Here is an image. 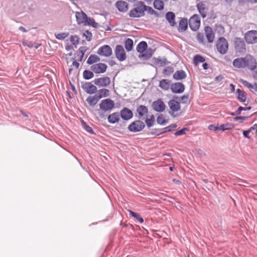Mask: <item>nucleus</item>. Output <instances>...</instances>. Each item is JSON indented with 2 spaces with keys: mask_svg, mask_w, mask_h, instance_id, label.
Instances as JSON below:
<instances>
[{
  "mask_svg": "<svg viewBox=\"0 0 257 257\" xmlns=\"http://www.w3.org/2000/svg\"><path fill=\"white\" fill-rule=\"evenodd\" d=\"M143 2H138L134 5V9H132L129 13V16L132 18H140L145 15L144 12Z\"/></svg>",
  "mask_w": 257,
  "mask_h": 257,
  "instance_id": "1",
  "label": "nucleus"
},
{
  "mask_svg": "<svg viewBox=\"0 0 257 257\" xmlns=\"http://www.w3.org/2000/svg\"><path fill=\"white\" fill-rule=\"evenodd\" d=\"M216 46L217 51L221 54H225L228 50V42L224 38H220L217 41Z\"/></svg>",
  "mask_w": 257,
  "mask_h": 257,
  "instance_id": "2",
  "label": "nucleus"
},
{
  "mask_svg": "<svg viewBox=\"0 0 257 257\" xmlns=\"http://www.w3.org/2000/svg\"><path fill=\"white\" fill-rule=\"evenodd\" d=\"M243 59L245 68L251 70H253L256 68L257 63L253 56L250 54H247L243 57Z\"/></svg>",
  "mask_w": 257,
  "mask_h": 257,
  "instance_id": "3",
  "label": "nucleus"
},
{
  "mask_svg": "<svg viewBox=\"0 0 257 257\" xmlns=\"http://www.w3.org/2000/svg\"><path fill=\"white\" fill-rule=\"evenodd\" d=\"M244 39L247 44H253L257 43V31L250 30L246 32Z\"/></svg>",
  "mask_w": 257,
  "mask_h": 257,
  "instance_id": "4",
  "label": "nucleus"
},
{
  "mask_svg": "<svg viewBox=\"0 0 257 257\" xmlns=\"http://www.w3.org/2000/svg\"><path fill=\"white\" fill-rule=\"evenodd\" d=\"M145 125L141 120H137L132 122L128 126V130L131 132L136 133L144 129Z\"/></svg>",
  "mask_w": 257,
  "mask_h": 257,
  "instance_id": "5",
  "label": "nucleus"
},
{
  "mask_svg": "<svg viewBox=\"0 0 257 257\" xmlns=\"http://www.w3.org/2000/svg\"><path fill=\"white\" fill-rule=\"evenodd\" d=\"M114 106V101L110 98L102 100L99 104L100 109L104 111L111 110Z\"/></svg>",
  "mask_w": 257,
  "mask_h": 257,
  "instance_id": "6",
  "label": "nucleus"
},
{
  "mask_svg": "<svg viewBox=\"0 0 257 257\" xmlns=\"http://www.w3.org/2000/svg\"><path fill=\"white\" fill-rule=\"evenodd\" d=\"M189 26L193 31H197L200 26V20L198 15L192 16L189 21Z\"/></svg>",
  "mask_w": 257,
  "mask_h": 257,
  "instance_id": "7",
  "label": "nucleus"
},
{
  "mask_svg": "<svg viewBox=\"0 0 257 257\" xmlns=\"http://www.w3.org/2000/svg\"><path fill=\"white\" fill-rule=\"evenodd\" d=\"M114 53L116 57L119 61H123L126 59V54L122 46L120 45H116Z\"/></svg>",
  "mask_w": 257,
  "mask_h": 257,
  "instance_id": "8",
  "label": "nucleus"
},
{
  "mask_svg": "<svg viewBox=\"0 0 257 257\" xmlns=\"http://www.w3.org/2000/svg\"><path fill=\"white\" fill-rule=\"evenodd\" d=\"M97 53L100 56L109 57L112 53V49L107 45H104L98 48Z\"/></svg>",
  "mask_w": 257,
  "mask_h": 257,
  "instance_id": "9",
  "label": "nucleus"
},
{
  "mask_svg": "<svg viewBox=\"0 0 257 257\" xmlns=\"http://www.w3.org/2000/svg\"><path fill=\"white\" fill-rule=\"evenodd\" d=\"M81 87L85 92L89 94H93L97 91L96 86L91 82H85L82 83Z\"/></svg>",
  "mask_w": 257,
  "mask_h": 257,
  "instance_id": "10",
  "label": "nucleus"
},
{
  "mask_svg": "<svg viewBox=\"0 0 257 257\" xmlns=\"http://www.w3.org/2000/svg\"><path fill=\"white\" fill-rule=\"evenodd\" d=\"M188 95H185L181 97L179 101H178V111H183L189 103Z\"/></svg>",
  "mask_w": 257,
  "mask_h": 257,
  "instance_id": "11",
  "label": "nucleus"
},
{
  "mask_svg": "<svg viewBox=\"0 0 257 257\" xmlns=\"http://www.w3.org/2000/svg\"><path fill=\"white\" fill-rule=\"evenodd\" d=\"M93 82L99 87H106L110 84V79L107 76L103 77L94 79Z\"/></svg>",
  "mask_w": 257,
  "mask_h": 257,
  "instance_id": "12",
  "label": "nucleus"
},
{
  "mask_svg": "<svg viewBox=\"0 0 257 257\" xmlns=\"http://www.w3.org/2000/svg\"><path fill=\"white\" fill-rule=\"evenodd\" d=\"M152 107L154 110L157 112H163L165 110L166 106L161 99H158L153 102Z\"/></svg>",
  "mask_w": 257,
  "mask_h": 257,
  "instance_id": "13",
  "label": "nucleus"
},
{
  "mask_svg": "<svg viewBox=\"0 0 257 257\" xmlns=\"http://www.w3.org/2000/svg\"><path fill=\"white\" fill-rule=\"evenodd\" d=\"M107 65L104 63H99L94 64L90 67L91 70L95 73H102L106 71Z\"/></svg>",
  "mask_w": 257,
  "mask_h": 257,
  "instance_id": "14",
  "label": "nucleus"
},
{
  "mask_svg": "<svg viewBox=\"0 0 257 257\" xmlns=\"http://www.w3.org/2000/svg\"><path fill=\"white\" fill-rule=\"evenodd\" d=\"M119 114L121 118L124 120H130L133 116L132 111L127 107H124L121 109Z\"/></svg>",
  "mask_w": 257,
  "mask_h": 257,
  "instance_id": "15",
  "label": "nucleus"
},
{
  "mask_svg": "<svg viewBox=\"0 0 257 257\" xmlns=\"http://www.w3.org/2000/svg\"><path fill=\"white\" fill-rule=\"evenodd\" d=\"M75 17L77 22L78 24H84L87 21V16L83 12L81 11L80 12H76L75 13Z\"/></svg>",
  "mask_w": 257,
  "mask_h": 257,
  "instance_id": "16",
  "label": "nucleus"
},
{
  "mask_svg": "<svg viewBox=\"0 0 257 257\" xmlns=\"http://www.w3.org/2000/svg\"><path fill=\"white\" fill-rule=\"evenodd\" d=\"M204 31L208 42L209 43L213 42L214 39V34L212 29L209 26H207L205 27Z\"/></svg>",
  "mask_w": 257,
  "mask_h": 257,
  "instance_id": "17",
  "label": "nucleus"
},
{
  "mask_svg": "<svg viewBox=\"0 0 257 257\" xmlns=\"http://www.w3.org/2000/svg\"><path fill=\"white\" fill-rule=\"evenodd\" d=\"M148 112V109L145 105H141L137 109V113L138 114L137 116L140 119H142L145 115L147 114Z\"/></svg>",
  "mask_w": 257,
  "mask_h": 257,
  "instance_id": "18",
  "label": "nucleus"
},
{
  "mask_svg": "<svg viewBox=\"0 0 257 257\" xmlns=\"http://www.w3.org/2000/svg\"><path fill=\"white\" fill-rule=\"evenodd\" d=\"M197 8L201 14V16L204 18L207 16L208 8L205 4L203 2L199 3L197 5Z\"/></svg>",
  "mask_w": 257,
  "mask_h": 257,
  "instance_id": "19",
  "label": "nucleus"
},
{
  "mask_svg": "<svg viewBox=\"0 0 257 257\" xmlns=\"http://www.w3.org/2000/svg\"><path fill=\"white\" fill-rule=\"evenodd\" d=\"M244 61L243 57H239L235 59L232 62L233 66L237 68H244L245 65H244Z\"/></svg>",
  "mask_w": 257,
  "mask_h": 257,
  "instance_id": "20",
  "label": "nucleus"
},
{
  "mask_svg": "<svg viewBox=\"0 0 257 257\" xmlns=\"http://www.w3.org/2000/svg\"><path fill=\"white\" fill-rule=\"evenodd\" d=\"M115 6L118 10L121 12H125L128 10V4L124 1H118L116 2Z\"/></svg>",
  "mask_w": 257,
  "mask_h": 257,
  "instance_id": "21",
  "label": "nucleus"
},
{
  "mask_svg": "<svg viewBox=\"0 0 257 257\" xmlns=\"http://www.w3.org/2000/svg\"><path fill=\"white\" fill-rule=\"evenodd\" d=\"M99 99L96 94L94 95L88 96L86 98V101L90 106H93L97 104Z\"/></svg>",
  "mask_w": 257,
  "mask_h": 257,
  "instance_id": "22",
  "label": "nucleus"
},
{
  "mask_svg": "<svg viewBox=\"0 0 257 257\" xmlns=\"http://www.w3.org/2000/svg\"><path fill=\"white\" fill-rule=\"evenodd\" d=\"M119 115L117 112L111 113L108 116V121L112 124L117 122L119 120Z\"/></svg>",
  "mask_w": 257,
  "mask_h": 257,
  "instance_id": "23",
  "label": "nucleus"
},
{
  "mask_svg": "<svg viewBox=\"0 0 257 257\" xmlns=\"http://www.w3.org/2000/svg\"><path fill=\"white\" fill-rule=\"evenodd\" d=\"M236 95L237 99L241 102H244L246 99V93L240 89L236 90Z\"/></svg>",
  "mask_w": 257,
  "mask_h": 257,
  "instance_id": "24",
  "label": "nucleus"
},
{
  "mask_svg": "<svg viewBox=\"0 0 257 257\" xmlns=\"http://www.w3.org/2000/svg\"><path fill=\"white\" fill-rule=\"evenodd\" d=\"M188 25L187 19L185 18L182 19L179 22L178 30L180 32L185 31L188 28Z\"/></svg>",
  "mask_w": 257,
  "mask_h": 257,
  "instance_id": "25",
  "label": "nucleus"
},
{
  "mask_svg": "<svg viewBox=\"0 0 257 257\" xmlns=\"http://www.w3.org/2000/svg\"><path fill=\"white\" fill-rule=\"evenodd\" d=\"M153 54V51L151 49H146L145 51L143 53H141L139 57L142 60H147L151 57Z\"/></svg>",
  "mask_w": 257,
  "mask_h": 257,
  "instance_id": "26",
  "label": "nucleus"
},
{
  "mask_svg": "<svg viewBox=\"0 0 257 257\" xmlns=\"http://www.w3.org/2000/svg\"><path fill=\"white\" fill-rule=\"evenodd\" d=\"M175 15L172 12H168L166 15V19L169 22L171 26H174L175 22Z\"/></svg>",
  "mask_w": 257,
  "mask_h": 257,
  "instance_id": "27",
  "label": "nucleus"
},
{
  "mask_svg": "<svg viewBox=\"0 0 257 257\" xmlns=\"http://www.w3.org/2000/svg\"><path fill=\"white\" fill-rule=\"evenodd\" d=\"M147 47V43L145 41H142L137 45V51L140 53H143L145 51Z\"/></svg>",
  "mask_w": 257,
  "mask_h": 257,
  "instance_id": "28",
  "label": "nucleus"
},
{
  "mask_svg": "<svg viewBox=\"0 0 257 257\" xmlns=\"http://www.w3.org/2000/svg\"><path fill=\"white\" fill-rule=\"evenodd\" d=\"M100 59L97 55H95V54H91L89 57V58L87 61V64L90 65V64H92L94 63L98 62L100 61Z\"/></svg>",
  "mask_w": 257,
  "mask_h": 257,
  "instance_id": "29",
  "label": "nucleus"
},
{
  "mask_svg": "<svg viewBox=\"0 0 257 257\" xmlns=\"http://www.w3.org/2000/svg\"><path fill=\"white\" fill-rule=\"evenodd\" d=\"M170 83L169 80L163 79L160 81L159 86L164 90H168L170 88Z\"/></svg>",
  "mask_w": 257,
  "mask_h": 257,
  "instance_id": "30",
  "label": "nucleus"
},
{
  "mask_svg": "<svg viewBox=\"0 0 257 257\" xmlns=\"http://www.w3.org/2000/svg\"><path fill=\"white\" fill-rule=\"evenodd\" d=\"M109 90L107 89H101L98 91V93L96 94L99 99L102 97H105L109 95Z\"/></svg>",
  "mask_w": 257,
  "mask_h": 257,
  "instance_id": "31",
  "label": "nucleus"
},
{
  "mask_svg": "<svg viewBox=\"0 0 257 257\" xmlns=\"http://www.w3.org/2000/svg\"><path fill=\"white\" fill-rule=\"evenodd\" d=\"M84 26H91L93 28H97L99 26V24L95 22L94 20L87 17V21L84 24Z\"/></svg>",
  "mask_w": 257,
  "mask_h": 257,
  "instance_id": "32",
  "label": "nucleus"
},
{
  "mask_svg": "<svg viewBox=\"0 0 257 257\" xmlns=\"http://www.w3.org/2000/svg\"><path fill=\"white\" fill-rule=\"evenodd\" d=\"M240 82L243 84L245 86L249 88L251 91L252 90V89H256V88L257 87V84H254V85H253L251 84L250 83L248 82V81L243 80L242 79H240Z\"/></svg>",
  "mask_w": 257,
  "mask_h": 257,
  "instance_id": "33",
  "label": "nucleus"
},
{
  "mask_svg": "<svg viewBox=\"0 0 257 257\" xmlns=\"http://www.w3.org/2000/svg\"><path fill=\"white\" fill-rule=\"evenodd\" d=\"M169 106L172 111H177V97L174 98L169 101Z\"/></svg>",
  "mask_w": 257,
  "mask_h": 257,
  "instance_id": "34",
  "label": "nucleus"
},
{
  "mask_svg": "<svg viewBox=\"0 0 257 257\" xmlns=\"http://www.w3.org/2000/svg\"><path fill=\"white\" fill-rule=\"evenodd\" d=\"M133 44H134L133 41L131 39L127 38L125 40V43H124V46H125V48L126 50L127 51H131L133 47Z\"/></svg>",
  "mask_w": 257,
  "mask_h": 257,
  "instance_id": "35",
  "label": "nucleus"
},
{
  "mask_svg": "<svg viewBox=\"0 0 257 257\" xmlns=\"http://www.w3.org/2000/svg\"><path fill=\"white\" fill-rule=\"evenodd\" d=\"M233 127V124L229 123H226L220 125H218V131H224L226 130H231Z\"/></svg>",
  "mask_w": 257,
  "mask_h": 257,
  "instance_id": "36",
  "label": "nucleus"
},
{
  "mask_svg": "<svg viewBox=\"0 0 257 257\" xmlns=\"http://www.w3.org/2000/svg\"><path fill=\"white\" fill-rule=\"evenodd\" d=\"M164 2L161 0H155L154 2V7L156 9L161 10L164 9Z\"/></svg>",
  "mask_w": 257,
  "mask_h": 257,
  "instance_id": "37",
  "label": "nucleus"
},
{
  "mask_svg": "<svg viewBox=\"0 0 257 257\" xmlns=\"http://www.w3.org/2000/svg\"><path fill=\"white\" fill-rule=\"evenodd\" d=\"M83 78L86 80H89L94 77V74L92 71L85 70L83 73Z\"/></svg>",
  "mask_w": 257,
  "mask_h": 257,
  "instance_id": "38",
  "label": "nucleus"
},
{
  "mask_svg": "<svg viewBox=\"0 0 257 257\" xmlns=\"http://www.w3.org/2000/svg\"><path fill=\"white\" fill-rule=\"evenodd\" d=\"M235 47L245 49V44L242 40L240 38H236L235 41Z\"/></svg>",
  "mask_w": 257,
  "mask_h": 257,
  "instance_id": "39",
  "label": "nucleus"
},
{
  "mask_svg": "<svg viewBox=\"0 0 257 257\" xmlns=\"http://www.w3.org/2000/svg\"><path fill=\"white\" fill-rule=\"evenodd\" d=\"M130 214L134 218H135L136 219L138 220V221L142 223L144 222L143 218L139 214L137 213L136 212H133L132 210H128Z\"/></svg>",
  "mask_w": 257,
  "mask_h": 257,
  "instance_id": "40",
  "label": "nucleus"
},
{
  "mask_svg": "<svg viewBox=\"0 0 257 257\" xmlns=\"http://www.w3.org/2000/svg\"><path fill=\"white\" fill-rule=\"evenodd\" d=\"M205 60V59L204 57L199 55H195L194 57V64L196 65H198L199 63L204 62Z\"/></svg>",
  "mask_w": 257,
  "mask_h": 257,
  "instance_id": "41",
  "label": "nucleus"
},
{
  "mask_svg": "<svg viewBox=\"0 0 257 257\" xmlns=\"http://www.w3.org/2000/svg\"><path fill=\"white\" fill-rule=\"evenodd\" d=\"M157 122L161 125H165L167 123V121L165 119L163 114H160L157 118Z\"/></svg>",
  "mask_w": 257,
  "mask_h": 257,
  "instance_id": "42",
  "label": "nucleus"
},
{
  "mask_svg": "<svg viewBox=\"0 0 257 257\" xmlns=\"http://www.w3.org/2000/svg\"><path fill=\"white\" fill-rule=\"evenodd\" d=\"M70 41L73 45L76 46L79 42V38L76 35L71 36L70 38Z\"/></svg>",
  "mask_w": 257,
  "mask_h": 257,
  "instance_id": "43",
  "label": "nucleus"
},
{
  "mask_svg": "<svg viewBox=\"0 0 257 257\" xmlns=\"http://www.w3.org/2000/svg\"><path fill=\"white\" fill-rule=\"evenodd\" d=\"M68 35V33H61L57 34H55V37L58 40H63L65 38L67 37Z\"/></svg>",
  "mask_w": 257,
  "mask_h": 257,
  "instance_id": "44",
  "label": "nucleus"
},
{
  "mask_svg": "<svg viewBox=\"0 0 257 257\" xmlns=\"http://www.w3.org/2000/svg\"><path fill=\"white\" fill-rule=\"evenodd\" d=\"M143 7L145 10H144V12L145 11L147 12L148 13L153 15L156 14V12L150 7L146 6L143 2Z\"/></svg>",
  "mask_w": 257,
  "mask_h": 257,
  "instance_id": "45",
  "label": "nucleus"
},
{
  "mask_svg": "<svg viewBox=\"0 0 257 257\" xmlns=\"http://www.w3.org/2000/svg\"><path fill=\"white\" fill-rule=\"evenodd\" d=\"M154 121L155 118L154 115H153L151 116L150 118H147L145 120L146 124L149 127H150L152 126H153Z\"/></svg>",
  "mask_w": 257,
  "mask_h": 257,
  "instance_id": "46",
  "label": "nucleus"
},
{
  "mask_svg": "<svg viewBox=\"0 0 257 257\" xmlns=\"http://www.w3.org/2000/svg\"><path fill=\"white\" fill-rule=\"evenodd\" d=\"M83 36L85 37L87 41H90L92 39V34L90 32L86 30L84 32Z\"/></svg>",
  "mask_w": 257,
  "mask_h": 257,
  "instance_id": "47",
  "label": "nucleus"
},
{
  "mask_svg": "<svg viewBox=\"0 0 257 257\" xmlns=\"http://www.w3.org/2000/svg\"><path fill=\"white\" fill-rule=\"evenodd\" d=\"M82 125L86 131L91 134H94V131H93L92 128L88 125L84 121H82Z\"/></svg>",
  "mask_w": 257,
  "mask_h": 257,
  "instance_id": "48",
  "label": "nucleus"
},
{
  "mask_svg": "<svg viewBox=\"0 0 257 257\" xmlns=\"http://www.w3.org/2000/svg\"><path fill=\"white\" fill-rule=\"evenodd\" d=\"M173 72V69L170 67H166L163 70V73L165 75H169Z\"/></svg>",
  "mask_w": 257,
  "mask_h": 257,
  "instance_id": "49",
  "label": "nucleus"
},
{
  "mask_svg": "<svg viewBox=\"0 0 257 257\" xmlns=\"http://www.w3.org/2000/svg\"><path fill=\"white\" fill-rule=\"evenodd\" d=\"M186 77V73L183 70L178 71V80L183 79Z\"/></svg>",
  "mask_w": 257,
  "mask_h": 257,
  "instance_id": "50",
  "label": "nucleus"
},
{
  "mask_svg": "<svg viewBox=\"0 0 257 257\" xmlns=\"http://www.w3.org/2000/svg\"><path fill=\"white\" fill-rule=\"evenodd\" d=\"M184 89V85L182 83L178 82V93L183 92Z\"/></svg>",
  "mask_w": 257,
  "mask_h": 257,
  "instance_id": "51",
  "label": "nucleus"
},
{
  "mask_svg": "<svg viewBox=\"0 0 257 257\" xmlns=\"http://www.w3.org/2000/svg\"><path fill=\"white\" fill-rule=\"evenodd\" d=\"M197 38L198 41L200 43H203L204 40V35L202 33H198Z\"/></svg>",
  "mask_w": 257,
  "mask_h": 257,
  "instance_id": "52",
  "label": "nucleus"
},
{
  "mask_svg": "<svg viewBox=\"0 0 257 257\" xmlns=\"http://www.w3.org/2000/svg\"><path fill=\"white\" fill-rule=\"evenodd\" d=\"M189 130L187 128H183L180 130L178 131V136L185 134Z\"/></svg>",
  "mask_w": 257,
  "mask_h": 257,
  "instance_id": "53",
  "label": "nucleus"
},
{
  "mask_svg": "<svg viewBox=\"0 0 257 257\" xmlns=\"http://www.w3.org/2000/svg\"><path fill=\"white\" fill-rule=\"evenodd\" d=\"M246 118V117L244 116H236L234 118V120L235 121H240V122H243L245 119Z\"/></svg>",
  "mask_w": 257,
  "mask_h": 257,
  "instance_id": "54",
  "label": "nucleus"
},
{
  "mask_svg": "<svg viewBox=\"0 0 257 257\" xmlns=\"http://www.w3.org/2000/svg\"><path fill=\"white\" fill-rule=\"evenodd\" d=\"M23 45L24 46H27L30 48H31V47H33V43L32 42H30V41H24L23 42Z\"/></svg>",
  "mask_w": 257,
  "mask_h": 257,
  "instance_id": "55",
  "label": "nucleus"
},
{
  "mask_svg": "<svg viewBox=\"0 0 257 257\" xmlns=\"http://www.w3.org/2000/svg\"><path fill=\"white\" fill-rule=\"evenodd\" d=\"M208 128L211 131H218V125L216 126L214 124H210L208 126Z\"/></svg>",
  "mask_w": 257,
  "mask_h": 257,
  "instance_id": "56",
  "label": "nucleus"
},
{
  "mask_svg": "<svg viewBox=\"0 0 257 257\" xmlns=\"http://www.w3.org/2000/svg\"><path fill=\"white\" fill-rule=\"evenodd\" d=\"M166 60H162L160 59H157V61H156V63L160 66H164L166 64Z\"/></svg>",
  "mask_w": 257,
  "mask_h": 257,
  "instance_id": "57",
  "label": "nucleus"
},
{
  "mask_svg": "<svg viewBox=\"0 0 257 257\" xmlns=\"http://www.w3.org/2000/svg\"><path fill=\"white\" fill-rule=\"evenodd\" d=\"M253 132L252 130H250V128L247 130V131H244L243 132V136L247 138H250V137L249 136V133L250 132Z\"/></svg>",
  "mask_w": 257,
  "mask_h": 257,
  "instance_id": "58",
  "label": "nucleus"
},
{
  "mask_svg": "<svg viewBox=\"0 0 257 257\" xmlns=\"http://www.w3.org/2000/svg\"><path fill=\"white\" fill-rule=\"evenodd\" d=\"M250 130H252L255 134V136L257 137V124H253L251 127Z\"/></svg>",
  "mask_w": 257,
  "mask_h": 257,
  "instance_id": "59",
  "label": "nucleus"
},
{
  "mask_svg": "<svg viewBox=\"0 0 257 257\" xmlns=\"http://www.w3.org/2000/svg\"><path fill=\"white\" fill-rule=\"evenodd\" d=\"M171 89L174 93H177V83L173 84L171 86Z\"/></svg>",
  "mask_w": 257,
  "mask_h": 257,
  "instance_id": "60",
  "label": "nucleus"
},
{
  "mask_svg": "<svg viewBox=\"0 0 257 257\" xmlns=\"http://www.w3.org/2000/svg\"><path fill=\"white\" fill-rule=\"evenodd\" d=\"M79 50L81 54H82V56H84V53L86 51V49L85 48V47H81L79 48Z\"/></svg>",
  "mask_w": 257,
  "mask_h": 257,
  "instance_id": "61",
  "label": "nucleus"
},
{
  "mask_svg": "<svg viewBox=\"0 0 257 257\" xmlns=\"http://www.w3.org/2000/svg\"><path fill=\"white\" fill-rule=\"evenodd\" d=\"M73 66L75 67L76 69H78L79 66V63L76 61H74L73 62Z\"/></svg>",
  "mask_w": 257,
  "mask_h": 257,
  "instance_id": "62",
  "label": "nucleus"
},
{
  "mask_svg": "<svg viewBox=\"0 0 257 257\" xmlns=\"http://www.w3.org/2000/svg\"><path fill=\"white\" fill-rule=\"evenodd\" d=\"M222 79L223 77L221 75H219L215 78V80L217 81H220L222 80Z\"/></svg>",
  "mask_w": 257,
  "mask_h": 257,
  "instance_id": "63",
  "label": "nucleus"
},
{
  "mask_svg": "<svg viewBox=\"0 0 257 257\" xmlns=\"http://www.w3.org/2000/svg\"><path fill=\"white\" fill-rule=\"evenodd\" d=\"M241 107L239 106L237 110L236 111H235V112H236V114L237 115H238V114H240L241 113Z\"/></svg>",
  "mask_w": 257,
  "mask_h": 257,
  "instance_id": "64",
  "label": "nucleus"
}]
</instances>
